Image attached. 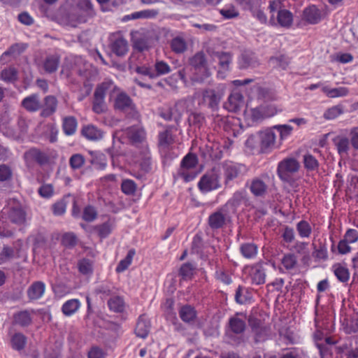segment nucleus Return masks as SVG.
Here are the masks:
<instances>
[{"instance_id": "nucleus-23", "label": "nucleus", "mask_w": 358, "mask_h": 358, "mask_svg": "<svg viewBox=\"0 0 358 358\" xmlns=\"http://www.w3.org/2000/svg\"><path fill=\"white\" fill-rule=\"evenodd\" d=\"M173 143V138L169 131L161 132L159 135V147L160 151L166 153Z\"/></svg>"}, {"instance_id": "nucleus-8", "label": "nucleus", "mask_w": 358, "mask_h": 358, "mask_svg": "<svg viewBox=\"0 0 358 358\" xmlns=\"http://www.w3.org/2000/svg\"><path fill=\"white\" fill-rule=\"evenodd\" d=\"M198 187L202 192H208L220 187L218 174L213 169L203 175L200 179Z\"/></svg>"}, {"instance_id": "nucleus-58", "label": "nucleus", "mask_w": 358, "mask_h": 358, "mask_svg": "<svg viewBox=\"0 0 358 358\" xmlns=\"http://www.w3.org/2000/svg\"><path fill=\"white\" fill-rule=\"evenodd\" d=\"M262 106L265 118L273 117L280 111L277 107L273 104H264Z\"/></svg>"}, {"instance_id": "nucleus-51", "label": "nucleus", "mask_w": 358, "mask_h": 358, "mask_svg": "<svg viewBox=\"0 0 358 358\" xmlns=\"http://www.w3.org/2000/svg\"><path fill=\"white\" fill-rule=\"evenodd\" d=\"M122 192L128 195L133 194L136 189V183L129 179L124 180L121 185Z\"/></svg>"}, {"instance_id": "nucleus-15", "label": "nucleus", "mask_w": 358, "mask_h": 358, "mask_svg": "<svg viewBox=\"0 0 358 358\" xmlns=\"http://www.w3.org/2000/svg\"><path fill=\"white\" fill-rule=\"evenodd\" d=\"M8 217L10 222L17 225L24 224L27 220L26 213L19 205L9 208Z\"/></svg>"}, {"instance_id": "nucleus-33", "label": "nucleus", "mask_w": 358, "mask_h": 358, "mask_svg": "<svg viewBox=\"0 0 358 358\" xmlns=\"http://www.w3.org/2000/svg\"><path fill=\"white\" fill-rule=\"evenodd\" d=\"M57 101L55 97L48 96L45 99V106L41 112L43 116H49L56 110Z\"/></svg>"}, {"instance_id": "nucleus-1", "label": "nucleus", "mask_w": 358, "mask_h": 358, "mask_svg": "<svg viewBox=\"0 0 358 358\" xmlns=\"http://www.w3.org/2000/svg\"><path fill=\"white\" fill-rule=\"evenodd\" d=\"M14 117L15 115L10 111L0 113V131L8 138L17 139L27 131V124L23 118Z\"/></svg>"}, {"instance_id": "nucleus-26", "label": "nucleus", "mask_w": 358, "mask_h": 358, "mask_svg": "<svg viewBox=\"0 0 358 358\" xmlns=\"http://www.w3.org/2000/svg\"><path fill=\"white\" fill-rule=\"evenodd\" d=\"M83 135L91 141H97L102 138L103 133L101 130L93 125L84 127L82 130Z\"/></svg>"}, {"instance_id": "nucleus-41", "label": "nucleus", "mask_w": 358, "mask_h": 358, "mask_svg": "<svg viewBox=\"0 0 358 358\" xmlns=\"http://www.w3.org/2000/svg\"><path fill=\"white\" fill-rule=\"evenodd\" d=\"M77 127L76 120L73 117H67L64 119L63 129L66 134L72 135L75 133Z\"/></svg>"}, {"instance_id": "nucleus-48", "label": "nucleus", "mask_w": 358, "mask_h": 358, "mask_svg": "<svg viewBox=\"0 0 358 358\" xmlns=\"http://www.w3.org/2000/svg\"><path fill=\"white\" fill-rule=\"evenodd\" d=\"M171 47L173 52L176 53H181L186 49V43L183 38L180 37H176L171 41Z\"/></svg>"}, {"instance_id": "nucleus-12", "label": "nucleus", "mask_w": 358, "mask_h": 358, "mask_svg": "<svg viewBox=\"0 0 358 358\" xmlns=\"http://www.w3.org/2000/svg\"><path fill=\"white\" fill-rule=\"evenodd\" d=\"M192 64L195 66L196 71V75L193 78L194 81L203 82L210 76V72L204 65V58L202 54L196 55L192 60Z\"/></svg>"}, {"instance_id": "nucleus-3", "label": "nucleus", "mask_w": 358, "mask_h": 358, "mask_svg": "<svg viewBox=\"0 0 358 358\" xmlns=\"http://www.w3.org/2000/svg\"><path fill=\"white\" fill-rule=\"evenodd\" d=\"M116 90V85L110 80L104 81L96 87L93 104V110L96 113H101L106 110L104 102L105 94L109 93L110 98H112Z\"/></svg>"}, {"instance_id": "nucleus-57", "label": "nucleus", "mask_w": 358, "mask_h": 358, "mask_svg": "<svg viewBox=\"0 0 358 358\" xmlns=\"http://www.w3.org/2000/svg\"><path fill=\"white\" fill-rule=\"evenodd\" d=\"M342 113V110L338 106H334L329 108L324 113V117L327 120H334L339 116Z\"/></svg>"}, {"instance_id": "nucleus-22", "label": "nucleus", "mask_w": 358, "mask_h": 358, "mask_svg": "<svg viewBox=\"0 0 358 358\" xmlns=\"http://www.w3.org/2000/svg\"><path fill=\"white\" fill-rule=\"evenodd\" d=\"M45 285L41 281L34 282L28 289L27 294L30 299H38L44 294Z\"/></svg>"}, {"instance_id": "nucleus-7", "label": "nucleus", "mask_w": 358, "mask_h": 358, "mask_svg": "<svg viewBox=\"0 0 358 358\" xmlns=\"http://www.w3.org/2000/svg\"><path fill=\"white\" fill-rule=\"evenodd\" d=\"M245 279L254 285H262L265 282L266 274L259 264L247 266L243 269Z\"/></svg>"}, {"instance_id": "nucleus-20", "label": "nucleus", "mask_w": 358, "mask_h": 358, "mask_svg": "<svg viewBox=\"0 0 358 358\" xmlns=\"http://www.w3.org/2000/svg\"><path fill=\"white\" fill-rule=\"evenodd\" d=\"M332 141L340 155H347L350 149V143L347 137L344 136L337 135L332 138Z\"/></svg>"}, {"instance_id": "nucleus-63", "label": "nucleus", "mask_w": 358, "mask_h": 358, "mask_svg": "<svg viewBox=\"0 0 358 358\" xmlns=\"http://www.w3.org/2000/svg\"><path fill=\"white\" fill-rule=\"evenodd\" d=\"M344 239L350 243H354L358 240V231L354 229H348L344 236Z\"/></svg>"}, {"instance_id": "nucleus-17", "label": "nucleus", "mask_w": 358, "mask_h": 358, "mask_svg": "<svg viewBox=\"0 0 358 358\" xmlns=\"http://www.w3.org/2000/svg\"><path fill=\"white\" fill-rule=\"evenodd\" d=\"M26 48L24 44L15 43L11 45L0 57V62L3 64L8 63L11 58L15 57L23 52Z\"/></svg>"}, {"instance_id": "nucleus-50", "label": "nucleus", "mask_w": 358, "mask_h": 358, "mask_svg": "<svg viewBox=\"0 0 358 358\" xmlns=\"http://www.w3.org/2000/svg\"><path fill=\"white\" fill-rule=\"evenodd\" d=\"M0 79L5 82H13L17 79V71L13 68H8L1 72Z\"/></svg>"}, {"instance_id": "nucleus-53", "label": "nucleus", "mask_w": 358, "mask_h": 358, "mask_svg": "<svg viewBox=\"0 0 358 358\" xmlns=\"http://www.w3.org/2000/svg\"><path fill=\"white\" fill-rule=\"evenodd\" d=\"M194 267L191 264H184L180 270V274L182 278L190 279L194 274Z\"/></svg>"}, {"instance_id": "nucleus-46", "label": "nucleus", "mask_w": 358, "mask_h": 358, "mask_svg": "<svg viewBox=\"0 0 358 358\" xmlns=\"http://www.w3.org/2000/svg\"><path fill=\"white\" fill-rule=\"evenodd\" d=\"M303 164L305 168L309 171H315L319 166L318 161L311 155H305L303 156Z\"/></svg>"}, {"instance_id": "nucleus-31", "label": "nucleus", "mask_w": 358, "mask_h": 358, "mask_svg": "<svg viewBox=\"0 0 358 358\" xmlns=\"http://www.w3.org/2000/svg\"><path fill=\"white\" fill-rule=\"evenodd\" d=\"M134 47L139 51L148 50L152 45V40L146 36H134L133 38Z\"/></svg>"}, {"instance_id": "nucleus-43", "label": "nucleus", "mask_w": 358, "mask_h": 358, "mask_svg": "<svg viewBox=\"0 0 358 358\" xmlns=\"http://www.w3.org/2000/svg\"><path fill=\"white\" fill-rule=\"evenodd\" d=\"M26 343V337L20 333L15 334L11 338V344L13 349L20 350L24 348Z\"/></svg>"}, {"instance_id": "nucleus-19", "label": "nucleus", "mask_w": 358, "mask_h": 358, "mask_svg": "<svg viewBox=\"0 0 358 358\" xmlns=\"http://www.w3.org/2000/svg\"><path fill=\"white\" fill-rule=\"evenodd\" d=\"M214 59L219 63L220 67L217 73L218 76L223 78L224 76L222 73V71H224L229 69L231 60V55L226 52H217L215 55Z\"/></svg>"}, {"instance_id": "nucleus-37", "label": "nucleus", "mask_w": 358, "mask_h": 358, "mask_svg": "<svg viewBox=\"0 0 358 358\" xmlns=\"http://www.w3.org/2000/svg\"><path fill=\"white\" fill-rule=\"evenodd\" d=\"M135 255V250H130L126 257L123 259H122L118 265L116 267V271L117 273H121L124 271L131 264L133 258Z\"/></svg>"}, {"instance_id": "nucleus-59", "label": "nucleus", "mask_w": 358, "mask_h": 358, "mask_svg": "<svg viewBox=\"0 0 358 358\" xmlns=\"http://www.w3.org/2000/svg\"><path fill=\"white\" fill-rule=\"evenodd\" d=\"M247 147L251 149H259L260 150V141L259 139V132L255 135H252L247 139L245 142Z\"/></svg>"}, {"instance_id": "nucleus-34", "label": "nucleus", "mask_w": 358, "mask_h": 358, "mask_svg": "<svg viewBox=\"0 0 358 358\" xmlns=\"http://www.w3.org/2000/svg\"><path fill=\"white\" fill-rule=\"evenodd\" d=\"M154 75L155 78L159 76L168 74L171 72V66L162 60H157L155 64Z\"/></svg>"}, {"instance_id": "nucleus-18", "label": "nucleus", "mask_w": 358, "mask_h": 358, "mask_svg": "<svg viewBox=\"0 0 358 358\" xmlns=\"http://www.w3.org/2000/svg\"><path fill=\"white\" fill-rule=\"evenodd\" d=\"M110 48L117 56L124 55L129 49L127 41L121 36H117L111 41Z\"/></svg>"}, {"instance_id": "nucleus-49", "label": "nucleus", "mask_w": 358, "mask_h": 358, "mask_svg": "<svg viewBox=\"0 0 358 358\" xmlns=\"http://www.w3.org/2000/svg\"><path fill=\"white\" fill-rule=\"evenodd\" d=\"M245 113L246 115L250 116L252 120L254 121H258L265 118L262 110V106L255 108L246 109Z\"/></svg>"}, {"instance_id": "nucleus-2", "label": "nucleus", "mask_w": 358, "mask_h": 358, "mask_svg": "<svg viewBox=\"0 0 358 358\" xmlns=\"http://www.w3.org/2000/svg\"><path fill=\"white\" fill-rule=\"evenodd\" d=\"M271 17L269 22L272 25H279L282 27L289 28L294 20L292 13L285 8H281V2L274 0L270 2L268 6Z\"/></svg>"}, {"instance_id": "nucleus-25", "label": "nucleus", "mask_w": 358, "mask_h": 358, "mask_svg": "<svg viewBox=\"0 0 358 358\" xmlns=\"http://www.w3.org/2000/svg\"><path fill=\"white\" fill-rule=\"evenodd\" d=\"M322 91L329 98L343 97L347 96L349 93L348 88L345 87L330 88L327 85H324L322 86Z\"/></svg>"}, {"instance_id": "nucleus-14", "label": "nucleus", "mask_w": 358, "mask_h": 358, "mask_svg": "<svg viewBox=\"0 0 358 358\" xmlns=\"http://www.w3.org/2000/svg\"><path fill=\"white\" fill-rule=\"evenodd\" d=\"M134 163L138 164L141 170L144 172H148L150 170V155L147 146L143 145L142 151L135 156Z\"/></svg>"}, {"instance_id": "nucleus-39", "label": "nucleus", "mask_w": 358, "mask_h": 358, "mask_svg": "<svg viewBox=\"0 0 358 358\" xmlns=\"http://www.w3.org/2000/svg\"><path fill=\"white\" fill-rule=\"evenodd\" d=\"M250 190L255 196H262L266 192V185L262 180L255 179L250 185Z\"/></svg>"}, {"instance_id": "nucleus-27", "label": "nucleus", "mask_w": 358, "mask_h": 358, "mask_svg": "<svg viewBox=\"0 0 358 358\" xmlns=\"http://www.w3.org/2000/svg\"><path fill=\"white\" fill-rule=\"evenodd\" d=\"M304 19L310 24H316L321 19L320 10L315 6H311L303 11Z\"/></svg>"}, {"instance_id": "nucleus-32", "label": "nucleus", "mask_w": 358, "mask_h": 358, "mask_svg": "<svg viewBox=\"0 0 358 358\" xmlns=\"http://www.w3.org/2000/svg\"><path fill=\"white\" fill-rule=\"evenodd\" d=\"M59 59L57 55H50L46 57L43 66L47 73L55 72L59 66Z\"/></svg>"}, {"instance_id": "nucleus-64", "label": "nucleus", "mask_w": 358, "mask_h": 358, "mask_svg": "<svg viewBox=\"0 0 358 358\" xmlns=\"http://www.w3.org/2000/svg\"><path fill=\"white\" fill-rule=\"evenodd\" d=\"M350 143L355 150H358V127H352L350 131Z\"/></svg>"}, {"instance_id": "nucleus-11", "label": "nucleus", "mask_w": 358, "mask_h": 358, "mask_svg": "<svg viewBox=\"0 0 358 358\" xmlns=\"http://www.w3.org/2000/svg\"><path fill=\"white\" fill-rule=\"evenodd\" d=\"M227 207H222L212 213L208 217V224L210 228L217 229L222 228L227 222L229 221Z\"/></svg>"}, {"instance_id": "nucleus-16", "label": "nucleus", "mask_w": 358, "mask_h": 358, "mask_svg": "<svg viewBox=\"0 0 358 358\" xmlns=\"http://www.w3.org/2000/svg\"><path fill=\"white\" fill-rule=\"evenodd\" d=\"M244 106L243 96L239 92L232 93L224 103V107L229 111L236 112Z\"/></svg>"}, {"instance_id": "nucleus-35", "label": "nucleus", "mask_w": 358, "mask_h": 358, "mask_svg": "<svg viewBox=\"0 0 358 358\" xmlns=\"http://www.w3.org/2000/svg\"><path fill=\"white\" fill-rule=\"evenodd\" d=\"M296 231L301 238H308L312 233L310 224L305 220H301L296 224Z\"/></svg>"}, {"instance_id": "nucleus-24", "label": "nucleus", "mask_w": 358, "mask_h": 358, "mask_svg": "<svg viewBox=\"0 0 358 358\" xmlns=\"http://www.w3.org/2000/svg\"><path fill=\"white\" fill-rule=\"evenodd\" d=\"M150 322L148 319L144 315L141 316L135 329L136 336L143 338L147 337L150 331Z\"/></svg>"}, {"instance_id": "nucleus-47", "label": "nucleus", "mask_w": 358, "mask_h": 358, "mask_svg": "<svg viewBox=\"0 0 358 358\" xmlns=\"http://www.w3.org/2000/svg\"><path fill=\"white\" fill-rule=\"evenodd\" d=\"M31 322V318L28 311H22L15 315V322L20 326H27Z\"/></svg>"}, {"instance_id": "nucleus-5", "label": "nucleus", "mask_w": 358, "mask_h": 358, "mask_svg": "<svg viewBox=\"0 0 358 358\" xmlns=\"http://www.w3.org/2000/svg\"><path fill=\"white\" fill-rule=\"evenodd\" d=\"M197 163V157L193 154L187 155L182 160L178 174L185 182H189L196 178Z\"/></svg>"}, {"instance_id": "nucleus-29", "label": "nucleus", "mask_w": 358, "mask_h": 358, "mask_svg": "<svg viewBox=\"0 0 358 358\" xmlns=\"http://www.w3.org/2000/svg\"><path fill=\"white\" fill-rule=\"evenodd\" d=\"M229 327L231 331L236 334L242 333L245 327L244 317L237 314L229 320Z\"/></svg>"}, {"instance_id": "nucleus-54", "label": "nucleus", "mask_w": 358, "mask_h": 358, "mask_svg": "<svg viewBox=\"0 0 358 358\" xmlns=\"http://www.w3.org/2000/svg\"><path fill=\"white\" fill-rule=\"evenodd\" d=\"M113 224L111 222H105L103 224L98 227V232L101 238H106L112 231Z\"/></svg>"}, {"instance_id": "nucleus-9", "label": "nucleus", "mask_w": 358, "mask_h": 358, "mask_svg": "<svg viewBox=\"0 0 358 358\" xmlns=\"http://www.w3.org/2000/svg\"><path fill=\"white\" fill-rule=\"evenodd\" d=\"M226 87L224 84L218 85L215 89L206 90L203 92V102L210 108H214L220 103L224 94Z\"/></svg>"}, {"instance_id": "nucleus-30", "label": "nucleus", "mask_w": 358, "mask_h": 358, "mask_svg": "<svg viewBox=\"0 0 358 358\" xmlns=\"http://www.w3.org/2000/svg\"><path fill=\"white\" fill-rule=\"evenodd\" d=\"M241 166L234 162H227L223 165L224 173L227 180L236 178L240 173Z\"/></svg>"}, {"instance_id": "nucleus-13", "label": "nucleus", "mask_w": 358, "mask_h": 358, "mask_svg": "<svg viewBox=\"0 0 358 358\" xmlns=\"http://www.w3.org/2000/svg\"><path fill=\"white\" fill-rule=\"evenodd\" d=\"M124 134L133 143L143 142L145 139V132L140 124L127 128Z\"/></svg>"}, {"instance_id": "nucleus-44", "label": "nucleus", "mask_w": 358, "mask_h": 358, "mask_svg": "<svg viewBox=\"0 0 358 358\" xmlns=\"http://www.w3.org/2000/svg\"><path fill=\"white\" fill-rule=\"evenodd\" d=\"M296 263V257L293 254H286L282 257L281 259V264L286 270L294 268Z\"/></svg>"}, {"instance_id": "nucleus-45", "label": "nucleus", "mask_w": 358, "mask_h": 358, "mask_svg": "<svg viewBox=\"0 0 358 358\" xmlns=\"http://www.w3.org/2000/svg\"><path fill=\"white\" fill-rule=\"evenodd\" d=\"M108 304L110 309L115 312H122L124 310V303L121 297L115 296L111 298Z\"/></svg>"}, {"instance_id": "nucleus-21", "label": "nucleus", "mask_w": 358, "mask_h": 358, "mask_svg": "<svg viewBox=\"0 0 358 358\" xmlns=\"http://www.w3.org/2000/svg\"><path fill=\"white\" fill-rule=\"evenodd\" d=\"M22 106L28 111L34 112L41 108V101L36 94L25 97L22 101Z\"/></svg>"}, {"instance_id": "nucleus-40", "label": "nucleus", "mask_w": 358, "mask_h": 358, "mask_svg": "<svg viewBox=\"0 0 358 358\" xmlns=\"http://www.w3.org/2000/svg\"><path fill=\"white\" fill-rule=\"evenodd\" d=\"M179 314L181 320L185 322H189L196 317L194 309L189 306L181 308Z\"/></svg>"}, {"instance_id": "nucleus-6", "label": "nucleus", "mask_w": 358, "mask_h": 358, "mask_svg": "<svg viewBox=\"0 0 358 358\" xmlns=\"http://www.w3.org/2000/svg\"><path fill=\"white\" fill-rule=\"evenodd\" d=\"M299 164L294 158H287L281 161L278 166V175L284 181H288L290 176L298 171Z\"/></svg>"}, {"instance_id": "nucleus-62", "label": "nucleus", "mask_w": 358, "mask_h": 358, "mask_svg": "<svg viewBox=\"0 0 358 358\" xmlns=\"http://www.w3.org/2000/svg\"><path fill=\"white\" fill-rule=\"evenodd\" d=\"M39 194L44 198H49L53 194V187L50 184L43 185L38 189Z\"/></svg>"}, {"instance_id": "nucleus-42", "label": "nucleus", "mask_w": 358, "mask_h": 358, "mask_svg": "<svg viewBox=\"0 0 358 358\" xmlns=\"http://www.w3.org/2000/svg\"><path fill=\"white\" fill-rule=\"evenodd\" d=\"M241 251L245 258L250 259L256 256L257 253V248L254 244L245 243L241 245Z\"/></svg>"}, {"instance_id": "nucleus-28", "label": "nucleus", "mask_w": 358, "mask_h": 358, "mask_svg": "<svg viewBox=\"0 0 358 358\" xmlns=\"http://www.w3.org/2000/svg\"><path fill=\"white\" fill-rule=\"evenodd\" d=\"M80 307V302L78 299H70L62 305V311L64 315L70 317L76 313Z\"/></svg>"}, {"instance_id": "nucleus-36", "label": "nucleus", "mask_w": 358, "mask_h": 358, "mask_svg": "<svg viewBox=\"0 0 358 358\" xmlns=\"http://www.w3.org/2000/svg\"><path fill=\"white\" fill-rule=\"evenodd\" d=\"M335 275L341 282H347L350 278L348 269L341 264H336L333 266Z\"/></svg>"}, {"instance_id": "nucleus-10", "label": "nucleus", "mask_w": 358, "mask_h": 358, "mask_svg": "<svg viewBox=\"0 0 358 358\" xmlns=\"http://www.w3.org/2000/svg\"><path fill=\"white\" fill-rule=\"evenodd\" d=\"M259 139L261 152H268L275 147L276 135L272 127L259 131Z\"/></svg>"}, {"instance_id": "nucleus-56", "label": "nucleus", "mask_w": 358, "mask_h": 358, "mask_svg": "<svg viewBox=\"0 0 358 358\" xmlns=\"http://www.w3.org/2000/svg\"><path fill=\"white\" fill-rule=\"evenodd\" d=\"M220 14L225 18L230 19L238 16V13L234 6H229L221 9Z\"/></svg>"}, {"instance_id": "nucleus-38", "label": "nucleus", "mask_w": 358, "mask_h": 358, "mask_svg": "<svg viewBox=\"0 0 358 358\" xmlns=\"http://www.w3.org/2000/svg\"><path fill=\"white\" fill-rule=\"evenodd\" d=\"M273 131L276 130L278 131L280 135V141H284L287 139L291 134L293 131V127L289 124H276L273 127Z\"/></svg>"}, {"instance_id": "nucleus-60", "label": "nucleus", "mask_w": 358, "mask_h": 358, "mask_svg": "<svg viewBox=\"0 0 358 358\" xmlns=\"http://www.w3.org/2000/svg\"><path fill=\"white\" fill-rule=\"evenodd\" d=\"M106 352L97 346H93L87 353L88 358H105Z\"/></svg>"}, {"instance_id": "nucleus-52", "label": "nucleus", "mask_w": 358, "mask_h": 358, "mask_svg": "<svg viewBox=\"0 0 358 358\" xmlns=\"http://www.w3.org/2000/svg\"><path fill=\"white\" fill-rule=\"evenodd\" d=\"M69 163L72 169H78L84 164L85 159L83 155L75 154L71 157Z\"/></svg>"}, {"instance_id": "nucleus-55", "label": "nucleus", "mask_w": 358, "mask_h": 358, "mask_svg": "<svg viewBox=\"0 0 358 358\" xmlns=\"http://www.w3.org/2000/svg\"><path fill=\"white\" fill-rule=\"evenodd\" d=\"M78 268L80 273L87 275L92 271V264L88 259H83L78 264Z\"/></svg>"}, {"instance_id": "nucleus-61", "label": "nucleus", "mask_w": 358, "mask_h": 358, "mask_svg": "<svg viewBox=\"0 0 358 358\" xmlns=\"http://www.w3.org/2000/svg\"><path fill=\"white\" fill-rule=\"evenodd\" d=\"M96 217V212L92 206H87L84 209L83 218L87 222L94 220Z\"/></svg>"}, {"instance_id": "nucleus-4", "label": "nucleus", "mask_w": 358, "mask_h": 358, "mask_svg": "<svg viewBox=\"0 0 358 358\" xmlns=\"http://www.w3.org/2000/svg\"><path fill=\"white\" fill-rule=\"evenodd\" d=\"M116 89L113 96L110 98L114 100L115 108L121 110L129 111L128 115L131 118L138 121L140 119L139 113L135 108L130 97L117 87Z\"/></svg>"}]
</instances>
